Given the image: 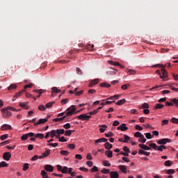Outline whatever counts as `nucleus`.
Wrapping results in <instances>:
<instances>
[{"label":"nucleus","instance_id":"nucleus-1","mask_svg":"<svg viewBox=\"0 0 178 178\" xmlns=\"http://www.w3.org/2000/svg\"><path fill=\"white\" fill-rule=\"evenodd\" d=\"M67 111H69L68 112L66 113V114L60 118H54L53 119V122H63V120H65V119H66V118H68L69 116H72L73 115V113H74V112H76V107L74 106V105H72L71 107L67 108Z\"/></svg>","mask_w":178,"mask_h":178},{"label":"nucleus","instance_id":"nucleus-2","mask_svg":"<svg viewBox=\"0 0 178 178\" xmlns=\"http://www.w3.org/2000/svg\"><path fill=\"white\" fill-rule=\"evenodd\" d=\"M156 67H161L162 74H161V71L159 70H157L156 71V73H157V74H159L161 79H166V77H168V72H166V70H165V66L163 65L158 64L156 65Z\"/></svg>","mask_w":178,"mask_h":178},{"label":"nucleus","instance_id":"nucleus-3","mask_svg":"<svg viewBox=\"0 0 178 178\" xmlns=\"http://www.w3.org/2000/svg\"><path fill=\"white\" fill-rule=\"evenodd\" d=\"M2 118L8 119L12 116V112L9 110V107L1 108Z\"/></svg>","mask_w":178,"mask_h":178},{"label":"nucleus","instance_id":"nucleus-4","mask_svg":"<svg viewBox=\"0 0 178 178\" xmlns=\"http://www.w3.org/2000/svg\"><path fill=\"white\" fill-rule=\"evenodd\" d=\"M91 116L87 115V114L83 113L76 117L79 120H90Z\"/></svg>","mask_w":178,"mask_h":178},{"label":"nucleus","instance_id":"nucleus-5","mask_svg":"<svg viewBox=\"0 0 178 178\" xmlns=\"http://www.w3.org/2000/svg\"><path fill=\"white\" fill-rule=\"evenodd\" d=\"M167 143H172V140L169 138H163L157 141V144L160 145H165Z\"/></svg>","mask_w":178,"mask_h":178},{"label":"nucleus","instance_id":"nucleus-6","mask_svg":"<svg viewBox=\"0 0 178 178\" xmlns=\"http://www.w3.org/2000/svg\"><path fill=\"white\" fill-rule=\"evenodd\" d=\"M149 146L151 147V148H153V149H154L155 151H156V150L161 151V152L163 151L162 146L161 145V146L158 147V145H156V143H149Z\"/></svg>","mask_w":178,"mask_h":178},{"label":"nucleus","instance_id":"nucleus-7","mask_svg":"<svg viewBox=\"0 0 178 178\" xmlns=\"http://www.w3.org/2000/svg\"><path fill=\"white\" fill-rule=\"evenodd\" d=\"M49 154H51V149H48L39 156V159H44V158H47V156H49Z\"/></svg>","mask_w":178,"mask_h":178},{"label":"nucleus","instance_id":"nucleus-8","mask_svg":"<svg viewBox=\"0 0 178 178\" xmlns=\"http://www.w3.org/2000/svg\"><path fill=\"white\" fill-rule=\"evenodd\" d=\"M5 130H12V126L8 124H3L1 127V131H5Z\"/></svg>","mask_w":178,"mask_h":178},{"label":"nucleus","instance_id":"nucleus-9","mask_svg":"<svg viewBox=\"0 0 178 178\" xmlns=\"http://www.w3.org/2000/svg\"><path fill=\"white\" fill-rule=\"evenodd\" d=\"M48 122V118L40 119L37 122L34 123V126H38V124H42Z\"/></svg>","mask_w":178,"mask_h":178},{"label":"nucleus","instance_id":"nucleus-10","mask_svg":"<svg viewBox=\"0 0 178 178\" xmlns=\"http://www.w3.org/2000/svg\"><path fill=\"white\" fill-rule=\"evenodd\" d=\"M12 156V154H10V152H5L3 154V158L4 159V161H9L10 159Z\"/></svg>","mask_w":178,"mask_h":178},{"label":"nucleus","instance_id":"nucleus-11","mask_svg":"<svg viewBox=\"0 0 178 178\" xmlns=\"http://www.w3.org/2000/svg\"><path fill=\"white\" fill-rule=\"evenodd\" d=\"M106 141H108L107 138H99L95 141V145H98L99 143H106Z\"/></svg>","mask_w":178,"mask_h":178},{"label":"nucleus","instance_id":"nucleus-12","mask_svg":"<svg viewBox=\"0 0 178 178\" xmlns=\"http://www.w3.org/2000/svg\"><path fill=\"white\" fill-rule=\"evenodd\" d=\"M117 129L121 130V131H126V130H129V128L126 127V124H122Z\"/></svg>","mask_w":178,"mask_h":178},{"label":"nucleus","instance_id":"nucleus-13","mask_svg":"<svg viewBox=\"0 0 178 178\" xmlns=\"http://www.w3.org/2000/svg\"><path fill=\"white\" fill-rule=\"evenodd\" d=\"M44 170H46V172H54V166H52L51 165L47 164L44 166Z\"/></svg>","mask_w":178,"mask_h":178},{"label":"nucleus","instance_id":"nucleus-14","mask_svg":"<svg viewBox=\"0 0 178 178\" xmlns=\"http://www.w3.org/2000/svg\"><path fill=\"white\" fill-rule=\"evenodd\" d=\"M98 79H93L89 83L88 87L92 88L93 86H95V84H98Z\"/></svg>","mask_w":178,"mask_h":178},{"label":"nucleus","instance_id":"nucleus-15","mask_svg":"<svg viewBox=\"0 0 178 178\" xmlns=\"http://www.w3.org/2000/svg\"><path fill=\"white\" fill-rule=\"evenodd\" d=\"M111 178H119V173L117 171H112L110 172Z\"/></svg>","mask_w":178,"mask_h":178},{"label":"nucleus","instance_id":"nucleus-16","mask_svg":"<svg viewBox=\"0 0 178 178\" xmlns=\"http://www.w3.org/2000/svg\"><path fill=\"white\" fill-rule=\"evenodd\" d=\"M138 154H139V155L143 154V155H145V156H149L151 152H145V151H144V150H143V149H139Z\"/></svg>","mask_w":178,"mask_h":178},{"label":"nucleus","instance_id":"nucleus-17","mask_svg":"<svg viewBox=\"0 0 178 178\" xmlns=\"http://www.w3.org/2000/svg\"><path fill=\"white\" fill-rule=\"evenodd\" d=\"M99 127L100 133H105V131L106 130V129H108V126L105 124L99 125Z\"/></svg>","mask_w":178,"mask_h":178},{"label":"nucleus","instance_id":"nucleus-18","mask_svg":"<svg viewBox=\"0 0 178 178\" xmlns=\"http://www.w3.org/2000/svg\"><path fill=\"white\" fill-rule=\"evenodd\" d=\"M33 92H37L38 94H39L38 95L36 96V97L40 98V97H41V94H43L44 90L42 89L33 90Z\"/></svg>","mask_w":178,"mask_h":178},{"label":"nucleus","instance_id":"nucleus-19","mask_svg":"<svg viewBox=\"0 0 178 178\" xmlns=\"http://www.w3.org/2000/svg\"><path fill=\"white\" fill-rule=\"evenodd\" d=\"M119 169L122 173H124L125 175L127 173V168H126V165H121L119 166Z\"/></svg>","mask_w":178,"mask_h":178},{"label":"nucleus","instance_id":"nucleus-20","mask_svg":"<svg viewBox=\"0 0 178 178\" xmlns=\"http://www.w3.org/2000/svg\"><path fill=\"white\" fill-rule=\"evenodd\" d=\"M139 147H140V148H141L142 149H144L145 151H149V149H151V147H149L144 144H139Z\"/></svg>","mask_w":178,"mask_h":178},{"label":"nucleus","instance_id":"nucleus-21","mask_svg":"<svg viewBox=\"0 0 178 178\" xmlns=\"http://www.w3.org/2000/svg\"><path fill=\"white\" fill-rule=\"evenodd\" d=\"M51 95H54V92H55L56 94H58V93H59V92H62V90H59V89H58V88H56V87H53L52 88H51Z\"/></svg>","mask_w":178,"mask_h":178},{"label":"nucleus","instance_id":"nucleus-22","mask_svg":"<svg viewBox=\"0 0 178 178\" xmlns=\"http://www.w3.org/2000/svg\"><path fill=\"white\" fill-rule=\"evenodd\" d=\"M17 88V86L15 83H12L10 86L8 87L7 90L8 91H12V90H16Z\"/></svg>","mask_w":178,"mask_h":178},{"label":"nucleus","instance_id":"nucleus-23","mask_svg":"<svg viewBox=\"0 0 178 178\" xmlns=\"http://www.w3.org/2000/svg\"><path fill=\"white\" fill-rule=\"evenodd\" d=\"M105 155H106L108 158H112V156H113V152L112 150H107L105 152Z\"/></svg>","mask_w":178,"mask_h":178},{"label":"nucleus","instance_id":"nucleus-24","mask_svg":"<svg viewBox=\"0 0 178 178\" xmlns=\"http://www.w3.org/2000/svg\"><path fill=\"white\" fill-rule=\"evenodd\" d=\"M104 147H105L106 149H111V148L113 147V145H112V144L109 143V142H106L104 144Z\"/></svg>","mask_w":178,"mask_h":178},{"label":"nucleus","instance_id":"nucleus-25","mask_svg":"<svg viewBox=\"0 0 178 178\" xmlns=\"http://www.w3.org/2000/svg\"><path fill=\"white\" fill-rule=\"evenodd\" d=\"M29 104L28 102H23V103H19V106L21 108H24V109H29V107H27V105Z\"/></svg>","mask_w":178,"mask_h":178},{"label":"nucleus","instance_id":"nucleus-26","mask_svg":"<svg viewBox=\"0 0 178 178\" xmlns=\"http://www.w3.org/2000/svg\"><path fill=\"white\" fill-rule=\"evenodd\" d=\"M101 173H103V175H108V173H111V170L109 169L103 168L101 170Z\"/></svg>","mask_w":178,"mask_h":178},{"label":"nucleus","instance_id":"nucleus-27","mask_svg":"<svg viewBox=\"0 0 178 178\" xmlns=\"http://www.w3.org/2000/svg\"><path fill=\"white\" fill-rule=\"evenodd\" d=\"M125 102H126V99H122L118 100V102L116 103V105H118V106L123 105Z\"/></svg>","mask_w":178,"mask_h":178},{"label":"nucleus","instance_id":"nucleus-28","mask_svg":"<svg viewBox=\"0 0 178 178\" xmlns=\"http://www.w3.org/2000/svg\"><path fill=\"white\" fill-rule=\"evenodd\" d=\"M100 87H105L106 88H109L111 87V84L104 82L100 84Z\"/></svg>","mask_w":178,"mask_h":178},{"label":"nucleus","instance_id":"nucleus-29","mask_svg":"<svg viewBox=\"0 0 178 178\" xmlns=\"http://www.w3.org/2000/svg\"><path fill=\"white\" fill-rule=\"evenodd\" d=\"M170 101L171 102L175 103V106H176V108H178V99L177 98L171 99Z\"/></svg>","mask_w":178,"mask_h":178},{"label":"nucleus","instance_id":"nucleus-30","mask_svg":"<svg viewBox=\"0 0 178 178\" xmlns=\"http://www.w3.org/2000/svg\"><path fill=\"white\" fill-rule=\"evenodd\" d=\"M56 133L58 135L65 134V129H57V130H56Z\"/></svg>","mask_w":178,"mask_h":178},{"label":"nucleus","instance_id":"nucleus-31","mask_svg":"<svg viewBox=\"0 0 178 178\" xmlns=\"http://www.w3.org/2000/svg\"><path fill=\"white\" fill-rule=\"evenodd\" d=\"M54 104H55V102L47 103L45 105V108H47V109H51V108H52V105H54Z\"/></svg>","mask_w":178,"mask_h":178},{"label":"nucleus","instance_id":"nucleus-32","mask_svg":"<svg viewBox=\"0 0 178 178\" xmlns=\"http://www.w3.org/2000/svg\"><path fill=\"white\" fill-rule=\"evenodd\" d=\"M165 105L161 104H156L154 109H162V108H164Z\"/></svg>","mask_w":178,"mask_h":178},{"label":"nucleus","instance_id":"nucleus-33","mask_svg":"<svg viewBox=\"0 0 178 178\" xmlns=\"http://www.w3.org/2000/svg\"><path fill=\"white\" fill-rule=\"evenodd\" d=\"M73 131H74L67 130L65 132V136H66L67 137H70V136H72V133H73Z\"/></svg>","mask_w":178,"mask_h":178},{"label":"nucleus","instance_id":"nucleus-34","mask_svg":"<svg viewBox=\"0 0 178 178\" xmlns=\"http://www.w3.org/2000/svg\"><path fill=\"white\" fill-rule=\"evenodd\" d=\"M0 166L1 168H8V166H9V164L6 163V162L5 161H1L0 163Z\"/></svg>","mask_w":178,"mask_h":178},{"label":"nucleus","instance_id":"nucleus-35","mask_svg":"<svg viewBox=\"0 0 178 178\" xmlns=\"http://www.w3.org/2000/svg\"><path fill=\"white\" fill-rule=\"evenodd\" d=\"M139 143H142L143 144H144V143H145L147 141V139H145V137H144V135H143L140 139L138 140Z\"/></svg>","mask_w":178,"mask_h":178},{"label":"nucleus","instance_id":"nucleus-36","mask_svg":"<svg viewBox=\"0 0 178 178\" xmlns=\"http://www.w3.org/2000/svg\"><path fill=\"white\" fill-rule=\"evenodd\" d=\"M60 154L61 155H63L64 156H67V155H69V152L66 151V150H61L60 152Z\"/></svg>","mask_w":178,"mask_h":178},{"label":"nucleus","instance_id":"nucleus-37","mask_svg":"<svg viewBox=\"0 0 178 178\" xmlns=\"http://www.w3.org/2000/svg\"><path fill=\"white\" fill-rule=\"evenodd\" d=\"M56 130H52L51 132H50V137L51 138H54L56 136Z\"/></svg>","mask_w":178,"mask_h":178},{"label":"nucleus","instance_id":"nucleus-38","mask_svg":"<svg viewBox=\"0 0 178 178\" xmlns=\"http://www.w3.org/2000/svg\"><path fill=\"white\" fill-rule=\"evenodd\" d=\"M35 138H40L41 140H42V138H44V134H37L36 135H35Z\"/></svg>","mask_w":178,"mask_h":178},{"label":"nucleus","instance_id":"nucleus-39","mask_svg":"<svg viewBox=\"0 0 178 178\" xmlns=\"http://www.w3.org/2000/svg\"><path fill=\"white\" fill-rule=\"evenodd\" d=\"M148 108H149L148 103H144L141 106V109H148Z\"/></svg>","mask_w":178,"mask_h":178},{"label":"nucleus","instance_id":"nucleus-40","mask_svg":"<svg viewBox=\"0 0 178 178\" xmlns=\"http://www.w3.org/2000/svg\"><path fill=\"white\" fill-rule=\"evenodd\" d=\"M129 87H130V84L127 83V84H124L121 86V88L124 90H127L129 88Z\"/></svg>","mask_w":178,"mask_h":178},{"label":"nucleus","instance_id":"nucleus-41","mask_svg":"<svg viewBox=\"0 0 178 178\" xmlns=\"http://www.w3.org/2000/svg\"><path fill=\"white\" fill-rule=\"evenodd\" d=\"M67 170H69V168L67 166H64L63 169L61 170V172L66 174L67 173Z\"/></svg>","mask_w":178,"mask_h":178},{"label":"nucleus","instance_id":"nucleus-42","mask_svg":"<svg viewBox=\"0 0 178 178\" xmlns=\"http://www.w3.org/2000/svg\"><path fill=\"white\" fill-rule=\"evenodd\" d=\"M124 140L123 141V143H129L130 140V136L127 135H124Z\"/></svg>","mask_w":178,"mask_h":178},{"label":"nucleus","instance_id":"nucleus-43","mask_svg":"<svg viewBox=\"0 0 178 178\" xmlns=\"http://www.w3.org/2000/svg\"><path fill=\"white\" fill-rule=\"evenodd\" d=\"M143 134L140 131H137L134 134V137L140 138Z\"/></svg>","mask_w":178,"mask_h":178},{"label":"nucleus","instance_id":"nucleus-44","mask_svg":"<svg viewBox=\"0 0 178 178\" xmlns=\"http://www.w3.org/2000/svg\"><path fill=\"white\" fill-rule=\"evenodd\" d=\"M8 134L1 135L0 137V140H1V141H3V140H6V138H8Z\"/></svg>","mask_w":178,"mask_h":178},{"label":"nucleus","instance_id":"nucleus-45","mask_svg":"<svg viewBox=\"0 0 178 178\" xmlns=\"http://www.w3.org/2000/svg\"><path fill=\"white\" fill-rule=\"evenodd\" d=\"M38 109H39V111H41L42 112H44L45 111V109H47V108H46L45 106L40 105L38 106Z\"/></svg>","mask_w":178,"mask_h":178},{"label":"nucleus","instance_id":"nucleus-46","mask_svg":"<svg viewBox=\"0 0 178 178\" xmlns=\"http://www.w3.org/2000/svg\"><path fill=\"white\" fill-rule=\"evenodd\" d=\"M145 136L147 140H151V138H152V135H151V133H145Z\"/></svg>","mask_w":178,"mask_h":178},{"label":"nucleus","instance_id":"nucleus-47","mask_svg":"<svg viewBox=\"0 0 178 178\" xmlns=\"http://www.w3.org/2000/svg\"><path fill=\"white\" fill-rule=\"evenodd\" d=\"M84 94V90H80L79 92H75V95L76 97H80V95H83Z\"/></svg>","mask_w":178,"mask_h":178},{"label":"nucleus","instance_id":"nucleus-48","mask_svg":"<svg viewBox=\"0 0 178 178\" xmlns=\"http://www.w3.org/2000/svg\"><path fill=\"white\" fill-rule=\"evenodd\" d=\"M22 170H24V172H26V170H29V163H24Z\"/></svg>","mask_w":178,"mask_h":178},{"label":"nucleus","instance_id":"nucleus-49","mask_svg":"<svg viewBox=\"0 0 178 178\" xmlns=\"http://www.w3.org/2000/svg\"><path fill=\"white\" fill-rule=\"evenodd\" d=\"M168 124H169V120H163L161 122V126H165V125H168Z\"/></svg>","mask_w":178,"mask_h":178},{"label":"nucleus","instance_id":"nucleus-50","mask_svg":"<svg viewBox=\"0 0 178 178\" xmlns=\"http://www.w3.org/2000/svg\"><path fill=\"white\" fill-rule=\"evenodd\" d=\"M24 92V90H21L20 92H17L14 98H18V97H20L22 94Z\"/></svg>","mask_w":178,"mask_h":178},{"label":"nucleus","instance_id":"nucleus-51","mask_svg":"<svg viewBox=\"0 0 178 178\" xmlns=\"http://www.w3.org/2000/svg\"><path fill=\"white\" fill-rule=\"evenodd\" d=\"M9 143H10L9 140H5L0 143V147H3V145H8V144H9Z\"/></svg>","mask_w":178,"mask_h":178},{"label":"nucleus","instance_id":"nucleus-52","mask_svg":"<svg viewBox=\"0 0 178 178\" xmlns=\"http://www.w3.org/2000/svg\"><path fill=\"white\" fill-rule=\"evenodd\" d=\"M122 149L123 151H124V152H127V154H130V149H129L127 146H124Z\"/></svg>","mask_w":178,"mask_h":178},{"label":"nucleus","instance_id":"nucleus-53","mask_svg":"<svg viewBox=\"0 0 178 178\" xmlns=\"http://www.w3.org/2000/svg\"><path fill=\"white\" fill-rule=\"evenodd\" d=\"M90 172H98V167L93 166V168L90 170Z\"/></svg>","mask_w":178,"mask_h":178},{"label":"nucleus","instance_id":"nucleus-54","mask_svg":"<svg viewBox=\"0 0 178 178\" xmlns=\"http://www.w3.org/2000/svg\"><path fill=\"white\" fill-rule=\"evenodd\" d=\"M164 165L165 166H172V161L168 160L164 163Z\"/></svg>","mask_w":178,"mask_h":178},{"label":"nucleus","instance_id":"nucleus-55","mask_svg":"<svg viewBox=\"0 0 178 178\" xmlns=\"http://www.w3.org/2000/svg\"><path fill=\"white\" fill-rule=\"evenodd\" d=\"M67 147L70 148V149H74V148H76V145L69 144L67 145Z\"/></svg>","mask_w":178,"mask_h":178},{"label":"nucleus","instance_id":"nucleus-56","mask_svg":"<svg viewBox=\"0 0 178 178\" xmlns=\"http://www.w3.org/2000/svg\"><path fill=\"white\" fill-rule=\"evenodd\" d=\"M173 173H175V170L174 169L168 170L167 172H166L167 175H173Z\"/></svg>","mask_w":178,"mask_h":178},{"label":"nucleus","instance_id":"nucleus-57","mask_svg":"<svg viewBox=\"0 0 178 178\" xmlns=\"http://www.w3.org/2000/svg\"><path fill=\"white\" fill-rule=\"evenodd\" d=\"M27 138H29L27 136V134L22 135V136L21 137L22 141H26Z\"/></svg>","mask_w":178,"mask_h":178},{"label":"nucleus","instance_id":"nucleus-58","mask_svg":"<svg viewBox=\"0 0 178 178\" xmlns=\"http://www.w3.org/2000/svg\"><path fill=\"white\" fill-rule=\"evenodd\" d=\"M60 102L63 105H66L69 102V99H63Z\"/></svg>","mask_w":178,"mask_h":178},{"label":"nucleus","instance_id":"nucleus-59","mask_svg":"<svg viewBox=\"0 0 178 178\" xmlns=\"http://www.w3.org/2000/svg\"><path fill=\"white\" fill-rule=\"evenodd\" d=\"M171 122H172V123H175V124H178V118H172L171 119Z\"/></svg>","mask_w":178,"mask_h":178},{"label":"nucleus","instance_id":"nucleus-60","mask_svg":"<svg viewBox=\"0 0 178 178\" xmlns=\"http://www.w3.org/2000/svg\"><path fill=\"white\" fill-rule=\"evenodd\" d=\"M105 136L107 138L113 137V134L112 133V131H108V134H105Z\"/></svg>","mask_w":178,"mask_h":178},{"label":"nucleus","instance_id":"nucleus-61","mask_svg":"<svg viewBox=\"0 0 178 178\" xmlns=\"http://www.w3.org/2000/svg\"><path fill=\"white\" fill-rule=\"evenodd\" d=\"M103 165L104 166H111V163H109V161L105 160L103 161Z\"/></svg>","mask_w":178,"mask_h":178},{"label":"nucleus","instance_id":"nucleus-62","mask_svg":"<svg viewBox=\"0 0 178 178\" xmlns=\"http://www.w3.org/2000/svg\"><path fill=\"white\" fill-rule=\"evenodd\" d=\"M173 105H175V103L172 102H165V106H173Z\"/></svg>","mask_w":178,"mask_h":178},{"label":"nucleus","instance_id":"nucleus-63","mask_svg":"<svg viewBox=\"0 0 178 178\" xmlns=\"http://www.w3.org/2000/svg\"><path fill=\"white\" fill-rule=\"evenodd\" d=\"M64 129H65L66 130L70 129L71 126L70 123H67L63 125Z\"/></svg>","mask_w":178,"mask_h":178},{"label":"nucleus","instance_id":"nucleus-64","mask_svg":"<svg viewBox=\"0 0 178 178\" xmlns=\"http://www.w3.org/2000/svg\"><path fill=\"white\" fill-rule=\"evenodd\" d=\"M127 73H129V74L134 75V74H136V70H129Z\"/></svg>","mask_w":178,"mask_h":178}]
</instances>
